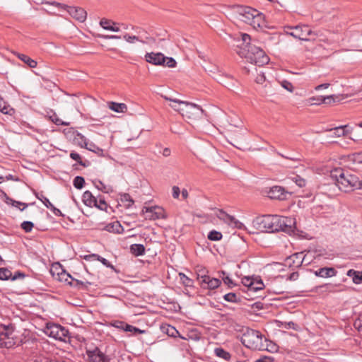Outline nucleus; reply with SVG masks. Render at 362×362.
<instances>
[{"label": "nucleus", "mask_w": 362, "mask_h": 362, "mask_svg": "<svg viewBox=\"0 0 362 362\" xmlns=\"http://www.w3.org/2000/svg\"><path fill=\"white\" fill-rule=\"evenodd\" d=\"M74 141L81 147L86 148L88 145V142L87 141L86 137L78 132H77L76 135L74 136Z\"/></svg>", "instance_id": "7c9ffc66"}, {"label": "nucleus", "mask_w": 362, "mask_h": 362, "mask_svg": "<svg viewBox=\"0 0 362 362\" xmlns=\"http://www.w3.org/2000/svg\"><path fill=\"white\" fill-rule=\"evenodd\" d=\"M94 206L97 207L100 210L107 211V204L106 203L104 199L100 198L99 200L96 199V204H94Z\"/></svg>", "instance_id": "de8ad7c7"}, {"label": "nucleus", "mask_w": 362, "mask_h": 362, "mask_svg": "<svg viewBox=\"0 0 362 362\" xmlns=\"http://www.w3.org/2000/svg\"><path fill=\"white\" fill-rule=\"evenodd\" d=\"M285 327L288 329H293L294 330H298V326L292 321L285 322Z\"/></svg>", "instance_id": "69168bd1"}, {"label": "nucleus", "mask_w": 362, "mask_h": 362, "mask_svg": "<svg viewBox=\"0 0 362 362\" xmlns=\"http://www.w3.org/2000/svg\"><path fill=\"white\" fill-rule=\"evenodd\" d=\"M105 230L110 233H120L122 230V227L119 221H115L107 224L105 227Z\"/></svg>", "instance_id": "b1692460"}, {"label": "nucleus", "mask_w": 362, "mask_h": 362, "mask_svg": "<svg viewBox=\"0 0 362 362\" xmlns=\"http://www.w3.org/2000/svg\"><path fill=\"white\" fill-rule=\"evenodd\" d=\"M196 272L197 274V279L200 280L202 285L203 282H206L208 279L209 276L206 274L207 272L205 268L199 267H197Z\"/></svg>", "instance_id": "cd10ccee"}, {"label": "nucleus", "mask_w": 362, "mask_h": 362, "mask_svg": "<svg viewBox=\"0 0 362 362\" xmlns=\"http://www.w3.org/2000/svg\"><path fill=\"white\" fill-rule=\"evenodd\" d=\"M347 276L351 277L353 282L356 284L362 282V272L349 269L347 272Z\"/></svg>", "instance_id": "5701e85b"}, {"label": "nucleus", "mask_w": 362, "mask_h": 362, "mask_svg": "<svg viewBox=\"0 0 362 362\" xmlns=\"http://www.w3.org/2000/svg\"><path fill=\"white\" fill-rule=\"evenodd\" d=\"M291 220L285 216L277 215H264L257 217L252 222L253 226L261 232H289L291 227L288 224Z\"/></svg>", "instance_id": "f257e3e1"}, {"label": "nucleus", "mask_w": 362, "mask_h": 362, "mask_svg": "<svg viewBox=\"0 0 362 362\" xmlns=\"http://www.w3.org/2000/svg\"><path fill=\"white\" fill-rule=\"evenodd\" d=\"M179 276L181 282L185 286H192L193 281L191 279L188 278L185 274L183 273H179Z\"/></svg>", "instance_id": "c03bdc74"}, {"label": "nucleus", "mask_w": 362, "mask_h": 362, "mask_svg": "<svg viewBox=\"0 0 362 362\" xmlns=\"http://www.w3.org/2000/svg\"><path fill=\"white\" fill-rule=\"evenodd\" d=\"M315 274L322 278H328L336 276L337 271L333 267H323L315 271Z\"/></svg>", "instance_id": "f3484780"}, {"label": "nucleus", "mask_w": 362, "mask_h": 362, "mask_svg": "<svg viewBox=\"0 0 362 362\" xmlns=\"http://www.w3.org/2000/svg\"><path fill=\"white\" fill-rule=\"evenodd\" d=\"M265 79H266V78H265L264 73H261L257 75V76L256 77L255 81L257 83L262 84L265 81Z\"/></svg>", "instance_id": "338daca9"}, {"label": "nucleus", "mask_w": 362, "mask_h": 362, "mask_svg": "<svg viewBox=\"0 0 362 362\" xmlns=\"http://www.w3.org/2000/svg\"><path fill=\"white\" fill-rule=\"evenodd\" d=\"M85 184V180L81 176H76L74 180V186L76 189H81Z\"/></svg>", "instance_id": "a18cd8bd"}, {"label": "nucleus", "mask_w": 362, "mask_h": 362, "mask_svg": "<svg viewBox=\"0 0 362 362\" xmlns=\"http://www.w3.org/2000/svg\"><path fill=\"white\" fill-rule=\"evenodd\" d=\"M176 61L173 57H165L164 63L162 64V66L173 68L176 66Z\"/></svg>", "instance_id": "49530a36"}, {"label": "nucleus", "mask_w": 362, "mask_h": 362, "mask_svg": "<svg viewBox=\"0 0 362 362\" xmlns=\"http://www.w3.org/2000/svg\"><path fill=\"white\" fill-rule=\"evenodd\" d=\"M145 59L147 62L154 65H162L164 63L165 56L160 52L146 53Z\"/></svg>", "instance_id": "2eb2a0df"}, {"label": "nucleus", "mask_w": 362, "mask_h": 362, "mask_svg": "<svg viewBox=\"0 0 362 362\" xmlns=\"http://www.w3.org/2000/svg\"><path fill=\"white\" fill-rule=\"evenodd\" d=\"M108 107L116 112L119 113H123L127 112V106L124 103H118L115 102H109L108 103Z\"/></svg>", "instance_id": "aec40b11"}, {"label": "nucleus", "mask_w": 362, "mask_h": 362, "mask_svg": "<svg viewBox=\"0 0 362 362\" xmlns=\"http://www.w3.org/2000/svg\"><path fill=\"white\" fill-rule=\"evenodd\" d=\"M252 284H253V285H252L251 291L256 292V291L262 290L264 287V283L262 281V279H253Z\"/></svg>", "instance_id": "f704fd0d"}, {"label": "nucleus", "mask_w": 362, "mask_h": 362, "mask_svg": "<svg viewBox=\"0 0 362 362\" xmlns=\"http://www.w3.org/2000/svg\"><path fill=\"white\" fill-rule=\"evenodd\" d=\"M86 148L90 151L95 152L100 156L103 155V150L93 143H88V145L86 147Z\"/></svg>", "instance_id": "37998d69"}, {"label": "nucleus", "mask_w": 362, "mask_h": 362, "mask_svg": "<svg viewBox=\"0 0 362 362\" xmlns=\"http://www.w3.org/2000/svg\"><path fill=\"white\" fill-rule=\"evenodd\" d=\"M252 280H253V279H251L250 277H248V276H245L242 279V282H243V285L245 286L246 287H247V289L250 291H251V289H252V287L253 285Z\"/></svg>", "instance_id": "5fc2aeb1"}, {"label": "nucleus", "mask_w": 362, "mask_h": 362, "mask_svg": "<svg viewBox=\"0 0 362 362\" xmlns=\"http://www.w3.org/2000/svg\"><path fill=\"white\" fill-rule=\"evenodd\" d=\"M216 216L226 223L233 226L235 228L241 229L244 227L243 223L237 220L234 216L228 214L222 209H218Z\"/></svg>", "instance_id": "ddd939ff"}, {"label": "nucleus", "mask_w": 362, "mask_h": 362, "mask_svg": "<svg viewBox=\"0 0 362 362\" xmlns=\"http://www.w3.org/2000/svg\"><path fill=\"white\" fill-rule=\"evenodd\" d=\"M281 86L282 87H284L285 89L290 92H292L293 90V85L287 81H283L281 83Z\"/></svg>", "instance_id": "e2e57ef3"}, {"label": "nucleus", "mask_w": 362, "mask_h": 362, "mask_svg": "<svg viewBox=\"0 0 362 362\" xmlns=\"http://www.w3.org/2000/svg\"><path fill=\"white\" fill-rule=\"evenodd\" d=\"M64 271V269L59 264H56L51 268L50 272L52 275L57 279V277Z\"/></svg>", "instance_id": "72a5a7b5"}, {"label": "nucleus", "mask_w": 362, "mask_h": 362, "mask_svg": "<svg viewBox=\"0 0 362 362\" xmlns=\"http://www.w3.org/2000/svg\"><path fill=\"white\" fill-rule=\"evenodd\" d=\"M164 332L170 337H176L179 332L178 331L171 325H167L163 327Z\"/></svg>", "instance_id": "4c0bfd02"}, {"label": "nucleus", "mask_w": 362, "mask_h": 362, "mask_svg": "<svg viewBox=\"0 0 362 362\" xmlns=\"http://www.w3.org/2000/svg\"><path fill=\"white\" fill-rule=\"evenodd\" d=\"M230 82H227L224 80V78H221L218 80V82L223 85L224 86L227 87L228 88H231L233 86H235L234 80L233 78H230Z\"/></svg>", "instance_id": "052dcab7"}, {"label": "nucleus", "mask_w": 362, "mask_h": 362, "mask_svg": "<svg viewBox=\"0 0 362 362\" xmlns=\"http://www.w3.org/2000/svg\"><path fill=\"white\" fill-rule=\"evenodd\" d=\"M0 346L11 349L20 344L21 341L17 337L15 327L12 324L0 326Z\"/></svg>", "instance_id": "0eeeda50"}, {"label": "nucleus", "mask_w": 362, "mask_h": 362, "mask_svg": "<svg viewBox=\"0 0 362 362\" xmlns=\"http://www.w3.org/2000/svg\"><path fill=\"white\" fill-rule=\"evenodd\" d=\"M305 259V256H303V252H298L286 258V262L290 267H299L302 265Z\"/></svg>", "instance_id": "dca6fc26"}, {"label": "nucleus", "mask_w": 362, "mask_h": 362, "mask_svg": "<svg viewBox=\"0 0 362 362\" xmlns=\"http://www.w3.org/2000/svg\"><path fill=\"white\" fill-rule=\"evenodd\" d=\"M163 98L168 101L177 103L179 106H182L181 110L182 111L181 115L186 117L191 122L197 121L202 118L204 113L202 108L194 103L180 100L176 98H173L166 95Z\"/></svg>", "instance_id": "20e7f679"}, {"label": "nucleus", "mask_w": 362, "mask_h": 362, "mask_svg": "<svg viewBox=\"0 0 362 362\" xmlns=\"http://www.w3.org/2000/svg\"><path fill=\"white\" fill-rule=\"evenodd\" d=\"M354 326L358 331H362V314L360 315L355 320Z\"/></svg>", "instance_id": "bf43d9fd"}, {"label": "nucleus", "mask_w": 362, "mask_h": 362, "mask_svg": "<svg viewBox=\"0 0 362 362\" xmlns=\"http://www.w3.org/2000/svg\"><path fill=\"white\" fill-rule=\"evenodd\" d=\"M70 157L73 160L77 161L79 165L84 166V167L86 166V163L84 162H83V160H81V156L78 153H77L76 152H71L70 153Z\"/></svg>", "instance_id": "603ef678"}, {"label": "nucleus", "mask_w": 362, "mask_h": 362, "mask_svg": "<svg viewBox=\"0 0 362 362\" xmlns=\"http://www.w3.org/2000/svg\"><path fill=\"white\" fill-rule=\"evenodd\" d=\"M59 281L65 282L69 285H73L74 279L65 270L57 279Z\"/></svg>", "instance_id": "a878e982"}, {"label": "nucleus", "mask_w": 362, "mask_h": 362, "mask_svg": "<svg viewBox=\"0 0 362 362\" xmlns=\"http://www.w3.org/2000/svg\"><path fill=\"white\" fill-rule=\"evenodd\" d=\"M331 177L341 191L347 192L362 188V180L357 175L351 174L341 168L332 170Z\"/></svg>", "instance_id": "f03ea898"}, {"label": "nucleus", "mask_w": 362, "mask_h": 362, "mask_svg": "<svg viewBox=\"0 0 362 362\" xmlns=\"http://www.w3.org/2000/svg\"><path fill=\"white\" fill-rule=\"evenodd\" d=\"M52 121L57 125H64L69 126V122H63L61 119H59L56 115H53L50 117Z\"/></svg>", "instance_id": "864d4df0"}, {"label": "nucleus", "mask_w": 362, "mask_h": 362, "mask_svg": "<svg viewBox=\"0 0 362 362\" xmlns=\"http://www.w3.org/2000/svg\"><path fill=\"white\" fill-rule=\"evenodd\" d=\"M208 238L212 241L220 240L222 238V234L221 232L216 230H212L209 232Z\"/></svg>", "instance_id": "79ce46f5"}, {"label": "nucleus", "mask_w": 362, "mask_h": 362, "mask_svg": "<svg viewBox=\"0 0 362 362\" xmlns=\"http://www.w3.org/2000/svg\"><path fill=\"white\" fill-rule=\"evenodd\" d=\"M40 4H49L66 10L72 18L81 23L84 22L87 18V12L81 7L69 6L57 1H42Z\"/></svg>", "instance_id": "6e6552de"}, {"label": "nucleus", "mask_w": 362, "mask_h": 362, "mask_svg": "<svg viewBox=\"0 0 362 362\" xmlns=\"http://www.w3.org/2000/svg\"><path fill=\"white\" fill-rule=\"evenodd\" d=\"M96 199L90 191H86L83 194V202L88 206L96 204Z\"/></svg>", "instance_id": "4be33fe9"}, {"label": "nucleus", "mask_w": 362, "mask_h": 362, "mask_svg": "<svg viewBox=\"0 0 362 362\" xmlns=\"http://www.w3.org/2000/svg\"><path fill=\"white\" fill-rule=\"evenodd\" d=\"M241 57H245L248 62L257 66H262L268 64L269 57L258 47L247 45L238 52Z\"/></svg>", "instance_id": "7ed1b4c3"}, {"label": "nucleus", "mask_w": 362, "mask_h": 362, "mask_svg": "<svg viewBox=\"0 0 362 362\" xmlns=\"http://www.w3.org/2000/svg\"><path fill=\"white\" fill-rule=\"evenodd\" d=\"M88 257H93L96 259L97 260L100 261L103 265L106 266L107 267H110L112 269H115L114 266L111 264L106 259L102 257L101 256L93 254L91 255H89Z\"/></svg>", "instance_id": "58836bf2"}, {"label": "nucleus", "mask_w": 362, "mask_h": 362, "mask_svg": "<svg viewBox=\"0 0 362 362\" xmlns=\"http://www.w3.org/2000/svg\"><path fill=\"white\" fill-rule=\"evenodd\" d=\"M339 97L334 95L326 96V97H320L317 99L318 103H325V104H331L336 102V99Z\"/></svg>", "instance_id": "c756f323"}, {"label": "nucleus", "mask_w": 362, "mask_h": 362, "mask_svg": "<svg viewBox=\"0 0 362 362\" xmlns=\"http://www.w3.org/2000/svg\"><path fill=\"white\" fill-rule=\"evenodd\" d=\"M120 201L122 203H127V208H129L134 203V200L131 198L130 195L127 193H124L120 195Z\"/></svg>", "instance_id": "c9c22d12"}, {"label": "nucleus", "mask_w": 362, "mask_h": 362, "mask_svg": "<svg viewBox=\"0 0 362 362\" xmlns=\"http://www.w3.org/2000/svg\"><path fill=\"white\" fill-rule=\"evenodd\" d=\"M126 323L123 321H114L111 323V325L115 328L124 331V327Z\"/></svg>", "instance_id": "13d9d810"}, {"label": "nucleus", "mask_w": 362, "mask_h": 362, "mask_svg": "<svg viewBox=\"0 0 362 362\" xmlns=\"http://www.w3.org/2000/svg\"><path fill=\"white\" fill-rule=\"evenodd\" d=\"M180 194V189L177 186H174L173 187V197L175 199H177Z\"/></svg>", "instance_id": "774afa93"}, {"label": "nucleus", "mask_w": 362, "mask_h": 362, "mask_svg": "<svg viewBox=\"0 0 362 362\" xmlns=\"http://www.w3.org/2000/svg\"><path fill=\"white\" fill-rule=\"evenodd\" d=\"M349 160L354 163H362V152L352 153L348 156Z\"/></svg>", "instance_id": "e433bc0d"}, {"label": "nucleus", "mask_w": 362, "mask_h": 362, "mask_svg": "<svg viewBox=\"0 0 362 362\" xmlns=\"http://www.w3.org/2000/svg\"><path fill=\"white\" fill-rule=\"evenodd\" d=\"M142 213L145 214L146 219L156 220L165 218L164 210L157 206L151 207L144 206L142 209Z\"/></svg>", "instance_id": "9b49d317"}, {"label": "nucleus", "mask_w": 362, "mask_h": 362, "mask_svg": "<svg viewBox=\"0 0 362 362\" xmlns=\"http://www.w3.org/2000/svg\"><path fill=\"white\" fill-rule=\"evenodd\" d=\"M37 198L38 199H40L43 204L44 205L48 208L49 206H52V203L49 202V200L46 197H45L43 194H37L36 195Z\"/></svg>", "instance_id": "4d7b16f0"}, {"label": "nucleus", "mask_w": 362, "mask_h": 362, "mask_svg": "<svg viewBox=\"0 0 362 362\" xmlns=\"http://www.w3.org/2000/svg\"><path fill=\"white\" fill-rule=\"evenodd\" d=\"M346 127V126H341V127L334 128V131L335 135H337V136H344L345 135L344 128Z\"/></svg>", "instance_id": "680f3d73"}, {"label": "nucleus", "mask_w": 362, "mask_h": 362, "mask_svg": "<svg viewBox=\"0 0 362 362\" xmlns=\"http://www.w3.org/2000/svg\"><path fill=\"white\" fill-rule=\"evenodd\" d=\"M0 112L6 115H11L14 112V110L6 105V102L1 98L0 99Z\"/></svg>", "instance_id": "bb28decb"}, {"label": "nucleus", "mask_w": 362, "mask_h": 362, "mask_svg": "<svg viewBox=\"0 0 362 362\" xmlns=\"http://www.w3.org/2000/svg\"><path fill=\"white\" fill-rule=\"evenodd\" d=\"M264 192L272 199L284 200L286 199L288 194L284 187L277 185L266 188Z\"/></svg>", "instance_id": "f8f14e48"}, {"label": "nucleus", "mask_w": 362, "mask_h": 362, "mask_svg": "<svg viewBox=\"0 0 362 362\" xmlns=\"http://www.w3.org/2000/svg\"><path fill=\"white\" fill-rule=\"evenodd\" d=\"M11 272L6 268H0V280H8L11 278Z\"/></svg>", "instance_id": "ea45409f"}, {"label": "nucleus", "mask_w": 362, "mask_h": 362, "mask_svg": "<svg viewBox=\"0 0 362 362\" xmlns=\"http://www.w3.org/2000/svg\"><path fill=\"white\" fill-rule=\"evenodd\" d=\"M241 342L247 348L254 350H264L267 349L263 342V335L257 330L247 328L244 332Z\"/></svg>", "instance_id": "423d86ee"}, {"label": "nucleus", "mask_w": 362, "mask_h": 362, "mask_svg": "<svg viewBox=\"0 0 362 362\" xmlns=\"http://www.w3.org/2000/svg\"><path fill=\"white\" fill-rule=\"evenodd\" d=\"M240 19L252 25L254 28L262 27L264 23V16L259 11L250 7L241 6L238 9Z\"/></svg>", "instance_id": "39448f33"}, {"label": "nucleus", "mask_w": 362, "mask_h": 362, "mask_svg": "<svg viewBox=\"0 0 362 362\" xmlns=\"http://www.w3.org/2000/svg\"><path fill=\"white\" fill-rule=\"evenodd\" d=\"M131 252L135 256L143 255L145 252V247L141 244H133L130 246Z\"/></svg>", "instance_id": "393cba45"}, {"label": "nucleus", "mask_w": 362, "mask_h": 362, "mask_svg": "<svg viewBox=\"0 0 362 362\" xmlns=\"http://www.w3.org/2000/svg\"><path fill=\"white\" fill-rule=\"evenodd\" d=\"M214 353L216 356L222 358L226 361L230 358V354L222 348H216L214 349Z\"/></svg>", "instance_id": "2f4dec72"}, {"label": "nucleus", "mask_w": 362, "mask_h": 362, "mask_svg": "<svg viewBox=\"0 0 362 362\" xmlns=\"http://www.w3.org/2000/svg\"><path fill=\"white\" fill-rule=\"evenodd\" d=\"M6 203L8 204H11L12 206L18 208L21 211H23L28 206V204L13 200L9 197H6Z\"/></svg>", "instance_id": "c85d7f7f"}, {"label": "nucleus", "mask_w": 362, "mask_h": 362, "mask_svg": "<svg viewBox=\"0 0 362 362\" xmlns=\"http://www.w3.org/2000/svg\"><path fill=\"white\" fill-rule=\"evenodd\" d=\"M288 33L295 38L300 40H309V36L313 35L311 28L306 25H297L291 28V32Z\"/></svg>", "instance_id": "9d476101"}, {"label": "nucleus", "mask_w": 362, "mask_h": 362, "mask_svg": "<svg viewBox=\"0 0 362 362\" xmlns=\"http://www.w3.org/2000/svg\"><path fill=\"white\" fill-rule=\"evenodd\" d=\"M98 184L95 183L96 187L101 190L103 192L109 193L110 192H112V189L110 187H107L101 181L98 182Z\"/></svg>", "instance_id": "8fccbe9b"}, {"label": "nucleus", "mask_w": 362, "mask_h": 362, "mask_svg": "<svg viewBox=\"0 0 362 362\" xmlns=\"http://www.w3.org/2000/svg\"><path fill=\"white\" fill-rule=\"evenodd\" d=\"M292 181L294 182L299 187H304L306 185V180L296 175L291 178Z\"/></svg>", "instance_id": "a19ab883"}, {"label": "nucleus", "mask_w": 362, "mask_h": 362, "mask_svg": "<svg viewBox=\"0 0 362 362\" xmlns=\"http://www.w3.org/2000/svg\"><path fill=\"white\" fill-rule=\"evenodd\" d=\"M223 298L228 302L235 303L237 302L238 298L235 293H228L223 296Z\"/></svg>", "instance_id": "6e6d98bb"}, {"label": "nucleus", "mask_w": 362, "mask_h": 362, "mask_svg": "<svg viewBox=\"0 0 362 362\" xmlns=\"http://www.w3.org/2000/svg\"><path fill=\"white\" fill-rule=\"evenodd\" d=\"M221 284V281L217 278H211L208 276V279L206 282H203L202 286L209 289H214L218 288Z\"/></svg>", "instance_id": "412c9836"}, {"label": "nucleus", "mask_w": 362, "mask_h": 362, "mask_svg": "<svg viewBox=\"0 0 362 362\" xmlns=\"http://www.w3.org/2000/svg\"><path fill=\"white\" fill-rule=\"evenodd\" d=\"M116 24L117 23L115 22L106 18H102L100 21V25L105 30L113 32H119V28L115 26Z\"/></svg>", "instance_id": "a211bd4d"}, {"label": "nucleus", "mask_w": 362, "mask_h": 362, "mask_svg": "<svg viewBox=\"0 0 362 362\" xmlns=\"http://www.w3.org/2000/svg\"><path fill=\"white\" fill-rule=\"evenodd\" d=\"M33 223L31 221H23L21 225V228L26 233L30 232L33 230Z\"/></svg>", "instance_id": "09e8293b"}, {"label": "nucleus", "mask_w": 362, "mask_h": 362, "mask_svg": "<svg viewBox=\"0 0 362 362\" xmlns=\"http://www.w3.org/2000/svg\"><path fill=\"white\" fill-rule=\"evenodd\" d=\"M221 274L222 276H220V277L222 278L223 282L226 285H228L229 287H232L235 285L233 280L228 276H226V273L225 272L222 271Z\"/></svg>", "instance_id": "3c124183"}, {"label": "nucleus", "mask_w": 362, "mask_h": 362, "mask_svg": "<svg viewBox=\"0 0 362 362\" xmlns=\"http://www.w3.org/2000/svg\"><path fill=\"white\" fill-rule=\"evenodd\" d=\"M45 333L55 339L65 341L69 335V331L58 324L47 323Z\"/></svg>", "instance_id": "1a4fd4ad"}, {"label": "nucleus", "mask_w": 362, "mask_h": 362, "mask_svg": "<svg viewBox=\"0 0 362 362\" xmlns=\"http://www.w3.org/2000/svg\"><path fill=\"white\" fill-rule=\"evenodd\" d=\"M90 362H110L107 357L98 348L87 352Z\"/></svg>", "instance_id": "4468645a"}, {"label": "nucleus", "mask_w": 362, "mask_h": 362, "mask_svg": "<svg viewBox=\"0 0 362 362\" xmlns=\"http://www.w3.org/2000/svg\"><path fill=\"white\" fill-rule=\"evenodd\" d=\"M123 38L129 43H134L135 41H139L142 43H145L146 42L143 39L142 36H136V35H130L129 34H125L123 36Z\"/></svg>", "instance_id": "473e14b6"}, {"label": "nucleus", "mask_w": 362, "mask_h": 362, "mask_svg": "<svg viewBox=\"0 0 362 362\" xmlns=\"http://www.w3.org/2000/svg\"><path fill=\"white\" fill-rule=\"evenodd\" d=\"M13 54H15L19 59H21L25 64H26L30 68H35L37 66V62L31 59L28 56L16 52H13Z\"/></svg>", "instance_id": "6ab92c4d"}, {"label": "nucleus", "mask_w": 362, "mask_h": 362, "mask_svg": "<svg viewBox=\"0 0 362 362\" xmlns=\"http://www.w3.org/2000/svg\"><path fill=\"white\" fill-rule=\"evenodd\" d=\"M48 209H49L55 216H64L62 214V211L59 209L56 208L52 204L51 206L48 207Z\"/></svg>", "instance_id": "0e129e2a"}]
</instances>
